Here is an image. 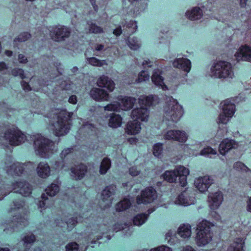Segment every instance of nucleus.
I'll return each instance as SVG.
<instances>
[{
    "instance_id": "423d86ee",
    "label": "nucleus",
    "mask_w": 251,
    "mask_h": 251,
    "mask_svg": "<svg viewBox=\"0 0 251 251\" xmlns=\"http://www.w3.org/2000/svg\"><path fill=\"white\" fill-rule=\"evenodd\" d=\"M210 226L211 224L206 220H202L198 223L196 237L198 246H205L212 240V233L210 230Z\"/></svg>"
},
{
    "instance_id": "1a4fd4ad",
    "label": "nucleus",
    "mask_w": 251,
    "mask_h": 251,
    "mask_svg": "<svg viewBox=\"0 0 251 251\" xmlns=\"http://www.w3.org/2000/svg\"><path fill=\"white\" fill-rule=\"evenodd\" d=\"M71 29L67 26L59 25L52 27L50 30V35L55 42H62L68 38L71 34Z\"/></svg>"
},
{
    "instance_id": "72a5a7b5",
    "label": "nucleus",
    "mask_w": 251,
    "mask_h": 251,
    "mask_svg": "<svg viewBox=\"0 0 251 251\" xmlns=\"http://www.w3.org/2000/svg\"><path fill=\"white\" fill-rule=\"evenodd\" d=\"M149 214H140L137 215L133 219V222L135 225L140 226L143 224L147 220Z\"/></svg>"
},
{
    "instance_id": "2eb2a0df",
    "label": "nucleus",
    "mask_w": 251,
    "mask_h": 251,
    "mask_svg": "<svg viewBox=\"0 0 251 251\" xmlns=\"http://www.w3.org/2000/svg\"><path fill=\"white\" fill-rule=\"evenodd\" d=\"M234 56L237 61L251 62V47L247 45H242Z\"/></svg>"
},
{
    "instance_id": "603ef678",
    "label": "nucleus",
    "mask_w": 251,
    "mask_h": 251,
    "mask_svg": "<svg viewBox=\"0 0 251 251\" xmlns=\"http://www.w3.org/2000/svg\"><path fill=\"white\" fill-rule=\"evenodd\" d=\"M77 222L76 218L73 217L69 218L66 222L69 230L72 229L76 225Z\"/></svg>"
},
{
    "instance_id": "8fccbe9b",
    "label": "nucleus",
    "mask_w": 251,
    "mask_h": 251,
    "mask_svg": "<svg viewBox=\"0 0 251 251\" xmlns=\"http://www.w3.org/2000/svg\"><path fill=\"white\" fill-rule=\"evenodd\" d=\"M11 74L14 76H19L22 79H24L25 77L24 71L22 69H14L12 70Z\"/></svg>"
},
{
    "instance_id": "f257e3e1",
    "label": "nucleus",
    "mask_w": 251,
    "mask_h": 251,
    "mask_svg": "<svg viewBox=\"0 0 251 251\" xmlns=\"http://www.w3.org/2000/svg\"><path fill=\"white\" fill-rule=\"evenodd\" d=\"M73 113L65 110H55L49 114V124L53 134L58 137L63 136L69 132L70 122Z\"/></svg>"
},
{
    "instance_id": "9b49d317",
    "label": "nucleus",
    "mask_w": 251,
    "mask_h": 251,
    "mask_svg": "<svg viewBox=\"0 0 251 251\" xmlns=\"http://www.w3.org/2000/svg\"><path fill=\"white\" fill-rule=\"evenodd\" d=\"M157 198L155 190L152 187H148L142 191L141 195L137 197L136 201L138 204L150 203Z\"/></svg>"
},
{
    "instance_id": "69168bd1",
    "label": "nucleus",
    "mask_w": 251,
    "mask_h": 251,
    "mask_svg": "<svg viewBox=\"0 0 251 251\" xmlns=\"http://www.w3.org/2000/svg\"><path fill=\"white\" fill-rule=\"evenodd\" d=\"M18 60L21 63H26L27 62V58L23 54H20L18 55Z\"/></svg>"
},
{
    "instance_id": "ea45409f",
    "label": "nucleus",
    "mask_w": 251,
    "mask_h": 251,
    "mask_svg": "<svg viewBox=\"0 0 251 251\" xmlns=\"http://www.w3.org/2000/svg\"><path fill=\"white\" fill-rule=\"evenodd\" d=\"M120 102L114 101L104 107V109L110 111H117L120 109Z\"/></svg>"
},
{
    "instance_id": "4be33fe9",
    "label": "nucleus",
    "mask_w": 251,
    "mask_h": 251,
    "mask_svg": "<svg viewBox=\"0 0 251 251\" xmlns=\"http://www.w3.org/2000/svg\"><path fill=\"white\" fill-rule=\"evenodd\" d=\"M97 84L100 87L106 88L109 92H112L115 88L113 81L105 75H102L97 81Z\"/></svg>"
},
{
    "instance_id": "bb28decb",
    "label": "nucleus",
    "mask_w": 251,
    "mask_h": 251,
    "mask_svg": "<svg viewBox=\"0 0 251 251\" xmlns=\"http://www.w3.org/2000/svg\"><path fill=\"white\" fill-rule=\"evenodd\" d=\"M186 15L190 20H196L201 18L202 12L199 7H196L191 11H187Z\"/></svg>"
},
{
    "instance_id": "79ce46f5",
    "label": "nucleus",
    "mask_w": 251,
    "mask_h": 251,
    "mask_svg": "<svg viewBox=\"0 0 251 251\" xmlns=\"http://www.w3.org/2000/svg\"><path fill=\"white\" fill-rule=\"evenodd\" d=\"M216 153L217 152L215 150L211 147H207L201 151L200 154L206 157H211L212 155L216 154Z\"/></svg>"
},
{
    "instance_id": "338daca9",
    "label": "nucleus",
    "mask_w": 251,
    "mask_h": 251,
    "mask_svg": "<svg viewBox=\"0 0 251 251\" xmlns=\"http://www.w3.org/2000/svg\"><path fill=\"white\" fill-rule=\"evenodd\" d=\"M142 65L144 68H146L147 67H151L152 66V63L151 62L149 59L145 60L142 63Z\"/></svg>"
},
{
    "instance_id": "c85d7f7f",
    "label": "nucleus",
    "mask_w": 251,
    "mask_h": 251,
    "mask_svg": "<svg viewBox=\"0 0 251 251\" xmlns=\"http://www.w3.org/2000/svg\"><path fill=\"white\" fill-rule=\"evenodd\" d=\"M178 234L184 238L189 237L191 234V226L189 224L181 225L178 229Z\"/></svg>"
},
{
    "instance_id": "aec40b11",
    "label": "nucleus",
    "mask_w": 251,
    "mask_h": 251,
    "mask_svg": "<svg viewBox=\"0 0 251 251\" xmlns=\"http://www.w3.org/2000/svg\"><path fill=\"white\" fill-rule=\"evenodd\" d=\"M173 65L175 68L180 69L187 73L190 72L191 68V61L187 58H176L173 62Z\"/></svg>"
},
{
    "instance_id": "4468645a",
    "label": "nucleus",
    "mask_w": 251,
    "mask_h": 251,
    "mask_svg": "<svg viewBox=\"0 0 251 251\" xmlns=\"http://www.w3.org/2000/svg\"><path fill=\"white\" fill-rule=\"evenodd\" d=\"M213 182L214 180L211 176H205L196 179L194 185L200 192L202 193L206 191Z\"/></svg>"
},
{
    "instance_id": "f3484780",
    "label": "nucleus",
    "mask_w": 251,
    "mask_h": 251,
    "mask_svg": "<svg viewBox=\"0 0 251 251\" xmlns=\"http://www.w3.org/2000/svg\"><path fill=\"white\" fill-rule=\"evenodd\" d=\"M86 166L83 164L76 165L71 169V176L73 179H81L87 172Z\"/></svg>"
},
{
    "instance_id": "6ab92c4d",
    "label": "nucleus",
    "mask_w": 251,
    "mask_h": 251,
    "mask_svg": "<svg viewBox=\"0 0 251 251\" xmlns=\"http://www.w3.org/2000/svg\"><path fill=\"white\" fill-rule=\"evenodd\" d=\"M238 147V143L229 139L224 140L219 145V151L222 155H225L229 150Z\"/></svg>"
},
{
    "instance_id": "39448f33",
    "label": "nucleus",
    "mask_w": 251,
    "mask_h": 251,
    "mask_svg": "<svg viewBox=\"0 0 251 251\" xmlns=\"http://www.w3.org/2000/svg\"><path fill=\"white\" fill-rule=\"evenodd\" d=\"M164 117L168 121L177 122L183 115L182 106L172 97L166 98V103L164 108Z\"/></svg>"
},
{
    "instance_id": "e433bc0d",
    "label": "nucleus",
    "mask_w": 251,
    "mask_h": 251,
    "mask_svg": "<svg viewBox=\"0 0 251 251\" xmlns=\"http://www.w3.org/2000/svg\"><path fill=\"white\" fill-rule=\"evenodd\" d=\"M89 25V32L94 34L102 33L104 32L103 29L102 27L98 26L96 24L91 23H88Z\"/></svg>"
},
{
    "instance_id": "0eeeda50",
    "label": "nucleus",
    "mask_w": 251,
    "mask_h": 251,
    "mask_svg": "<svg viewBox=\"0 0 251 251\" xmlns=\"http://www.w3.org/2000/svg\"><path fill=\"white\" fill-rule=\"evenodd\" d=\"M3 137L10 145L14 146L20 145L26 140L25 134L15 126L7 128Z\"/></svg>"
},
{
    "instance_id": "0e129e2a",
    "label": "nucleus",
    "mask_w": 251,
    "mask_h": 251,
    "mask_svg": "<svg viewBox=\"0 0 251 251\" xmlns=\"http://www.w3.org/2000/svg\"><path fill=\"white\" fill-rule=\"evenodd\" d=\"M179 184L182 187H184L186 185L187 176L179 177Z\"/></svg>"
},
{
    "instance_id": "f8f14e48",
    "label": "nucleus",
    "mask_w": 251,
    "mask_h": 251,
    "mask_svg": "<svg viewBox=\"0 0 251 251\" xmlns=\"http://www.w3.org/2000/svg\"><path fill=\"white\" fill-rule=\"evenodd\" d=\"M28 224L27 216L24 215L22 217L20 215H16L13 216V220L9 222L7 224V226L9 225V227H7L4 229L6 233H8L9 230L13 231L15 230V228L17 227L23 228Z\"/></svg>"
},
{
    "instance_id": "f704fd0d",
    "label": "nucleus",
    "mask_w": 251,
    "mask_h": 251,
    "mask_svg": "<svg viewBox=\"0 0 251 251\" xmlns=\"http://www.w3.org/2000/svg\"><path fill=\"white\" fill-rule=\"evenodd\" d=\"M59 190V186L55 184H51L45 190L47 196H49L50 197L54 196Z\"/></svg>"
},
{
    "instance_id": "3c124183",
    "label": "nucleus",
    "mask_w": 251,
    "mask_h": 251,
    "mask_svg": "<svg viewBox=\"0 0 251 251\" xmlns=\"http://www.w3.org/2000/svg\"><path fill=\"white\" fill-rule=\"evenodd\" d=\"M233 168L238 171L241 170L243 171L248 172L249 170V169L241 162H237L235 163L233 165Z\"/></svg>"
},
{
    "instance_id": "a19ab883",
    "label": "nucleus",
    "mask_w": 251,
    "mask_h": 251,
    "mask_svg": "<svg viewBox=\"0 0 251 251\" xmlns=\"http://www.w3.org/2000/svg\"><path fill=\"white\" fill-rule=\"evenodd\" d=\"M176 138H175V141H178L181 143H184L186 141L188 136L186 133L184 131L176 130Z\"/></svg>"
},
{
    "instance_id": "5fc2aeb1",
    "label": "nucleus",
    "mask_w": 251,
    "mask_h": 251,
    "mask_svg": "<svg viewBox=\"0 0 251 251\" xmlns=\"http://www.w3.org/2000/svg\"><path fill=\"white\" fill-rule=\"evenodd\" d=\"M141 173V171L138 170L137 167L133 166L129 169V174L132 176H138Z\"/></svg>"
},
{
    "instance_id": "6e6552de",
    "label": "nucleus",
    "mask_w": 251,
    "mask_h": 251,
    "mask_svg": "<svg viewBox=\"0 0 251 251\" xmlns=\"http://www.w3.org/2000/svg\"><path fill=\"white\" fill-rule=\"evenodd\" d=\"M234 102V100L231 99L226 100L221 103L222 112L219 116V123L226 124L233 115L235 110Z\"/></svg>"
},
{
    "instance_id": "ddd939ff",
    "label": "nucleus",
    "mask_w": 251,
    "mask_h": 251,
    "mask_svg": "<svg viewBox=\"0 0 251 251\" xmlns=\"http://www.w3.org/2000/svg\"><path fill=\"white\" fill-rule=\"evenodd\" d=\"M223 199V195L221 191L209 194L207 198L209 208L212 210L217 209L222 204Z\"/></svg>"
},
{
    "instance_id": "dca6fc26",
    "label": "nucleus",
    "mask_w": 251,
    "mask_h": 251,
    "mask_svg": "<svg viewBox=\"0 0 251 251\" xmlns=\"http://www.w3.org/2000/svg\"><path fill=\"white\" fill-rule=\"evenodd\" d=\"M116 186L110 185L106 187L102 191L101 198L103 202H105V208L109 207L113 200L112 196L116 191Z\"/></svg>"
},
{
    "instance_id": "5701e85b",
    "label": "nucleus",
    "mask_w": 251,
    "mask_h": 251,
    "mask_svg": "<svg viewBox=\"0 0 251 251\" xmlns=\"http://www.w3.org/2000/svg\"><path fill=\"white\" fill-rule=\"evenodd\" d=\"M141 130L140 123L134 120L128 122L126 128V131L128 134L134 135L138 134Z\"/></svg>"
},
{
    "instance_id": "7ed1b4c3",
    "label": "nucleus",
    "mask_w": 251,
    "mask_h": 251,
    "mask_svg": "<svg viewBox=\"0 0 251 251\" xmlns=\"http://www.w3.org/2000/svg\"><path fill=\"white\" fill-rule=\"evenodd\" d=\"M34 148L36 153L43 158H49L54 150V142L40 134L34 135Z\"/></svg>"
},
{
    "instance_id": "37998d69",
    "label": "nucleus",
    "mask_w": 251,
    "mask_h": 251,
    "mask_svg": "<svg viewBox=\"0 0 251 251\" xmlns=\"http://www.w3.org/2000/svg\"><path fill=\"white\" fill-rule=\"evenodd\" d=\"M31 35L30 33L27 32H24L19 35V36L14 39V42H25L29 39Z\"/></svg>"
},
{
    "instance_id": "473e14b6",
    "label": "nucleus",
    "mask_w": 251,
    "mask_h": 251,
    "mask_svg": "<svg viewBox=\"0 0 251 251\" xmlns=\"http://www.w3.org/2000/svg\"><path fill=\"white\" fill-rule=\"evenodd\" d=\"M87 61L89 64L93 66L101 67L107 65L105 60H100L94 57L87 58Z\"/></svg>"
},
{
    "instance_id": "864d4df0",
    "label": "nucleus",
    "mask_w": 251,
    "mask_h": 251,
    "mask_svg": "<svg viewBox=\"0 0 251 251\" xmlns=\"http://www.w3.org/2000/svg\"><path fill=\"white\" fill-rule=\"evenodd\" d=\"M66 251H78V245L75 242L68 244L66 246Z\"/></svg>"
},
{
    "instance_id": "6e6d98bb",
    "label": "nucleus",
    "mask_w": 251,
    "mask_h": 251,
    "mask_svg": "<svg viewBox=\"0 0 251 251\" xmlns=\"http://www.w3.org/2000/svg\"><path fill=\"white\" fill-rule=\"evenodd\" d=\"M14 208H12L11 210H12L13 209H19L21 208H23L24 206L25 205V202L22 200H18V201H15L13 202Z\"/></svg>"
},
{
    "instance_id": "4c0bfd02",
    "label": "nucleus",
    "mask_w": 251,
    "mask_h": 251,
    "mask_svg": "<svg viewBox=\"0 0 251 251\" xmlns=\"http://www.w3.org/2000/svg\"><path fill=\"white\" fill-rule=\"evenodd\" d=\"M176 203L177 204L184 206H187L191 204V202H190L185 196L184 193H181L178 196L176 201Z\"/></svg>"
},
{
    "instance_id": "c756f323",
    "label": "nucleus",
    "mask_w": 251,
    "mask_h": 251,
    "mask_svg": "<svg viewBox=\"0 0 251 251\" xmlns=\"http://www.w3.org/2000/svg\"><path fill=\"white\" fill-rule=\"evenodd\" d=\"M111 166V162L109 158L104 157L100 164L99 172L101 175H105L110 169Z\"/></svg>"
},
{
    "instance_id": "49530a36",
    "label": "nucleus",
    "mask_w": 251,
    "mask_h": 251,
    "mask_svg": "<svg viewBox=\"0 0 251 251\" xmlns=\"http://www.w3.org/2000/svg\"><path fill=\"white\" fill-rule=\"evenodd\" d=\"M176 130H170L167 131L164 135V138L167 140H175Z\"/></svg>"
},
{
    "instance_id": "774afa93",
    "label": "nucleus",
    "mask_w": 251,
    "mask_h": 251,
    "mask_svg": "<svg viewBox=\"0 0 251 251\" xmlns=\"http://www.w3.org/2000/svg\"><path fill=\"white\" fill-rule=\"evenodd\" d=\"M77 98L76 96L75 95H72L71 96L69 99V102L70 103L72 104H76L77 102Z\"/></svg>"
},
{
    "instance_id": "c03bdc74",
    "label": "nucleus",
    "mask_w": 251,
    "mask_h": 251,
    "mask_svg": "<svg viewBox=\"0 0 251 251\" xmlns=\"http://www.w3.org/2000/svg\"><path fill=\"white\" fill-rule=\"evenodd\" d=\"M162 144L158 143L155 144L153 148V154L155 156L159 157L161 155L163 151Z\"/></svg>"
},
{
    "instance_id": "58836bf2",
    "label": "nucleus",
    "mask_w": 251,
    "mask_h": 251,
    "mask_svg": "<svg viewBox=\"0 0 251 251\" xmlns=\"http://www.w3.org/2000/svg\"><path fill=\"white\" fill-rule=\"evenodd\" d=\"M175 171L176 172L177 176H187L189 174V171L188 169L182 166H177Z\"/></svg>"
},
{
    "instance_id": "a878e982",
    "label": "nucleus",
    "mask_w": 251,
    "mask_h": 251,
    "mask_svg": "<svg viewBox=\"0 0 251 251\" xmlns=\"http://www.w3.org/2000/svg\"><path fill=\"white\" fill-rule=\"evenodd\" d=\"M244 240L242 238H236L228 248L227 251H244Z\"/></svg>"
},
{
    "instance_id": "bf43d9fd",
    "label": "nucleus",
    "mask_w": 251,
    "mask_h": 251,
    "mask_svg": "<svg viewBox=\"0 0 251 251\" xmlns=\"http://www.w3.org/2000/svg\"><path fill=\"white\" fill-rule=\"evenodd\" d=\"M8 69V66L4 62H0V73L6 74Z\"/></svg>"
},
{
    "instance_id": "393cba45",
    "label": "nucleus",
    "mask_w": 251,
    "mask_h": 251,
    "mask_svg": "<svg viewBox=\"0 0 251 251\" xmlns=\"http://www.w3.org/2000/svg\"><path fill=\"white\" fill-rule=\"evenodd\" d=\"M161 74V72L160 70H154L151 76V80L155 85L161 87L163 90H165L167 87L164 85L163 78Z\"/></svg>"
},
{
    "instance_id": "052dcab7",
    "label": "nucleus",
    "mask_w": 251,
    "mask_h": 251,
    "mask_svg": "<svg viewBox=\"0 0 251 251\" xmlns=\"http://www.w3.org/2000/svg\"><path fill=\"white\" fill-rule=\"evenodd\" d=\"M73 148H69L63 150L60 156L62 158H64L72 152Z\"/></svg>"
},
{
    "instance_id": "f03ea898",
    "label": "nucleus",
    "mask_w": 251,
    "mask_h": 251,
    "mask_svg": "<svg viewBox=\"0 0 251 251\" xmlns=\"http://www.w3.org/2000/svg\"><path fill=\"white\" fill-rule=\"evenodd\" d=\"M159 101L158 97L155 95L140 96L139 98V102L142 107L133 109L131 113V118L136 121L139 120L141 121H147L149 116V110L147 107L143 106L155 105L158 104Z\"/></svg>"
},
{
    "instance_id": "7c9ffc66",
    "label": "nucleus",
    "mask_w": 251,
    "mask_h": 251,
    "mask_svg": "<svg viewBox=\"0 0 251 251\" xmlns=\"http://www.w3.org/2000/svg\"><path fill=\"white\" fill-rule=\"evenodd\" d=\"M162 177L164 180L172 183L176 180L177 175L175 170L174 171H166L162 175Z\"/></svg>"
},
{
    "instance_id": "09e8293b",
    "label": "nucleus",
    "mask_w": 251,
    "mask_h": 251,
    "mask_svg": "<svg viewBox=\"0 0 251 251\" xmlns=\"http://www.w3.org/2000/svg\"><path fill=\"white\" fill-rule=\"evenodd\" d=\"M150 75L148 73L145 71H141L138 76V78L136 80L137 82H141L149 79Z\"/></svg>"
},
{
    "instance_id": "9d476101",
    "label": "nucleus",
    "mask_w": 251,
    "mask_h": 251,
    "mask_svg": "<svg viewBox=\"0 0 251 251\" xmlns=\"http://www.w3.org/2000/svg\"><path fill=\"white\" fill-rule=\"evenodd\" d=\"M27 166L32 167V164L30 162L27 164H21L19 162H11L8 161L5 162L4 170L6 173L11 176H20L22 175L24 171L27 169Z\"/></svg>"
},
{
    "instance_id": "412c9836",
    "label": "nucleus",
    "mask_w": 251,
    "mask_h": 251,
    "mask_svg": "<svg viewBox=\"0 0 251 251\" xmlns=\"http://www.w3.org/2000/svg\"><path fill=\"white\" fill-rule=\"evenodd\" d=\"M118 100L120 101V108L124 110H128L132 108L136 102V99L131 97L119 96Z\"/></svg>"
},
{
    "instance_id": "20e7f679",
    "label": "nucleus",
    "mask_w": 251,
    "mask_h": 251,
    "mask_svg": "<svg viewBox=\"0 0 251 251\" xmlns=\"http://www.w3.org/2000/svg\"><path fill=\"white\" fill-rule=\"evenodd\" d=\"M209 75L211 77L226 80L232 79L234 77L232 65L225 61L214 63L211 67Z\"/></svg>"
},
{
    "instance_id": "de8ad7c7",
    "label": "nucleus",
    "mask_w": 251,
    "mask_h": 251,
    "mask_svg": "<svg viewBox=\"0 0 251 251\" xmlns=\"http://www.w3.org/2000/svg\"><path fill=\"white\" fill-rule=\"evenodd\" d=\"M125 26L130 29V32L131 33H134L136 30L137 28L136 22L133 21H130L128 23L126 22L125 23L124 27Z\"/></svg>"
},
{
    "instance_id": "a18cd8bd",
    "label": "nucleus",
    "mask_w": 251,
    "mask_h": 251,
    "mask_svg": "<svg viewBox=\"0 0 251 251\" xmlns=\"http://www.w3.org/2000/svg\"><path fill=\"white\" fill-rule=\"evenodd\" d=\"M35 240V236L32 234H29L23 238V241L24 242L25 247H27L28 245H30L31 243H33Z\"/></svg>"
},
{
    "instance_id": "2f4dec72",
    "label": "nucleus",
    "mask_w": 251,
    "mask_h": 251,
    "mask_svg": "<svg viewBox=\"0 0 251 251\" xmlns=\"http://www.w3.org/2000/svg\"><path fill=\"white\" fill-rule=\"evenodd\" d=\"M131 205V202L127 199H124L123 200L118 203L116 206L117 211H123L127 209Z\"/></svg>"
},
{
    "instance_id": "cd10ccee",
    "label": "nucleus",
    "mask_w": 251,
    "mask_h": 251,
    "mask_svg": "<svg viewBox=\"0 0 251 251\" xmlns=\"http://www.w3.org/2000/svg\"><path fill=\"white\" fill-rule=\"evenodd\" d=\"M122 121L119 115L112 114L109 119L108 125L112 128H117L121 126Z\"/></svg>"
},
{
    "instance_id": "4d7b16f0",
    "label": "nucleus",
    "mask_w": 251,
    "mask_h": 251,
    "mask_svg": "<svg viewBox=\"0 0 251 251\" xmlns=\"http://www.w3.org/2000/svg\"><path fill=\"white\" fill-rule=\"evenodd\" d=\"M60 87L63 90H70L71 89V84L69 81H63L60 83Z\"/></svg>"
},
{
    "instance_id": "a211bd4d",
    "label": "nucleus",
    "mask_w": 251,
    "mask_h": 251,
    "mask_svg": "<svg viewBox=\"0 0 251 251\" xmlns=\"http://www.w3.org/2000/svg\"><path fill=\"white\" fill-rule=\"evenodd\" d=\"M90 95L96 101H108L109 98V94L105 91L98 88L92 89Z\"/></svg>"
},
{
    "instance_id": "13d9d810",
    "label": "nucleus",
    "mask_w": 251,
    "mask_h": 251,
    "mask_svg": "<svg viewBox=\"0 0 251 251\" xmlns=\"http://www.w3.org/2000/svg\"><path fill=\"white\" fill-rule=\"evenodd\" d=\"M150 251H172V250L170 248L163 245L154 249H152Z\"/></svg>"
},
{
    "instance_id": "b1692460",
    "label": "nucleus",
    "mask_w": 251,
    "mask_h": 251,
    "mask_svg": "<svg viewBox=\"0 0 251 251\" xmlns=\"http://www.w3.org/2000/svg\"><path fill=\"white\" fill-rule=\"evenodd\" d=\"M36 171L38 176L42 178L49 176L50 172V167L46 162H41L39 163Z\"/></svg>"
},
{
    "instance_id": "e2e57ef3",
    "label": "nucleus",
    "mask_w": 251,
    "mask_h": 251,
    "mask_svg": "<svg viewBox=\"0 0 251 251\" xmlns=\"http://www.w3.org/2000/svg\"><path fill=\"white\" fill-rule=\"evenodd\" d=\"M21 85L23 89L25 91H29L31 90V88L29 85L25 81H21Z\"/></svg>"
},
{
    "instance_id": "c9c22d12",
    "label": "nucleus",
    "mask_w": 251,
    "mask_h": 251,
    "mask_svg": "<svg viewBox=\"0 0 251 251\" xmlns=\"http://www.w3.org/2000/svg\"><path fill=\"white\" fill-rule=\"evenodd\" d=\"M127 44L129 47L133 50H136L140 47V43L136 37H129L127 40Z\"/></svg>"
},
{
    "instance_id": "680f3d73",
    "label": "nucleus",
    "mask_w": 251,
    "mask_h": 251,
    "mask_svg": "<svg viewBox=\"0 0 251 251\" xmlns=\"http://www.w3.org/2000/svg\"><path fill=\"white\" fill-rule=\"evenodd\" d=\"M41 197L43 201H40L38 204V205L40 208H42L45 206L46 204V201L48 199L47 196L45 194H43Z\"/></svg>"
}]
</instances>
